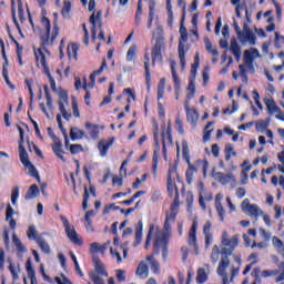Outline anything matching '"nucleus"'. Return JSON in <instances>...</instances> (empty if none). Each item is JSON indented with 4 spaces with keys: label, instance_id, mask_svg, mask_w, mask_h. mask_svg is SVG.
Masks as SVG:
<instances>
[{
    "label": "nucleus",
    "instance_id": "f3484780",
    "mask_svg": "<svg viewBox=\"0 0 284 284\" xmlns=\"http://www.w3.org/2000/svg\"><path fill=\"white\" fill-rule=\"evenodd\" d=\"M97 21H99L98 23V28H101V11L98 12H93L91 14V17L89 18V23H91L92 28H91V39L92 41H97Z\"/></svg>",
    "mask_w": 284,
    "mask_h": 284
},
{
    "label": "nucleus",
    "instance_id": "7c9ffc66",
    "mask_svg": "<svg viewBox=\"0 0 284 284\" xmlns=\"http://www.w3.org/2000/svg\"><path fill=\"white\" fill-rule=\"evenodd\" d=\"M270 118H267L266 120H257V122L255 123L256 132H260L261 134H263V132H266L267 128H270Z\"/></svg>",
    "mask_w": 284,
    "mask_h": 284
},
{
    "label": "nucleus",
    "instance_id": "ddd939ff",
    "mask_svg": "<svg viewBox=\"0 0 284 284\" xmlns=\"http://www.w3.org/2000/svg\"><path fill=\"white\" fill-rule=\"evenodd\" d=\"M196 230H199V222L196 220L193 221L192 226L189 231L187 243L190 247H193L196 255H199V242L196 239Z\"/></svg>",
    "mask_w": 284,
    "mask_h": 284
},
{
    "label": "nucleus",
    "instance_id": "dca6fc26",
    "mask_svg": "<svg viewBox=\"0 0 284 284\" xmlns=\"http://www.w3.org/2000/svg\"><path fill=\"white\" fill-rule=\"evenodd\" d=\"M34 54H36L37 63H40V65H42L44 72L50 71V69H48V62H45L47 54H50L48 49H45L44 47L38 48L34 50Z\"/></svg>",
    "mask_w": 284,
    "mask_h": 284
},
{
    "label": "nucleus",
    "instance_id": "393cba45",
    "mask_svg": "<svg viewBox=\"0 0 284 284\" xmlns=\"http://www.w3.org/2000/svg\"><path fill=\"white\" fill-rule=\"evenodd\" d=\"M169 196L179 203V189H176V183L174 181H166Z\"/></svg>",
    "mask_w": 284,
    "mask_h": 284
},
{
    "label": "nucleus",
    "instance_id": "13d9d810",
    "mask_svg": "<svg viewBox=\"0 0 284 284\" xmlns=\"http://www.w3.org/2000/svg\"><path fill=\"white\" fill-rule=\"evenodd\" d=\"M89 79H90V83L89 84L84 83L83 87H82L83 90H88V88H94L97 75L92 72L90 74Z\"/></svg>",
    "mask_w": 284,
    "mask_h": 284
},
{
    "label": "nucleus",
    "instance_id": "58836bf2",
    "mask_svg": "<svg viewBox=\"0 0 284 284\" xmlns=\"http://www.w3.org/2000/svg\"><path fill=\"white\" fill-rule=\"evenodd\" d=\"M37 234H38L37 226L30 225L27 231V236H28L29 241H36V243H37V239H41V236H38Z\"/></svg>",
    "mask_w": 284,
    "mask_h": 284
},
{
    "label": "nucleus",
    "instance_id": "2eb2a0df",
    "mask_svg": "<svg viewBox=\"0 0 284 284\" xmlns=\"http://www.w3.org/2000/svg\"><path fill=\"white\" fill-rule=\"evenodd\" d=\"M154 143L158 148V150H155L153 152V164H152V174L153 176H156V172H158V169H159V148H160V144H159V125L155 126V131H154Z\"/></svg>",
    "mask_w": 284,
    "mask_h": 284
},
{
    "label": "nucleus",
    "instance_id": "338daca9",
    "mask_svg": "<svg viewBox=\"0 0 284 284\" xmlns=\"http://www.w3.org/2000/svg\"><path fill=\"white\" fill-rule=\"evenodd\" d=\"M89 252H91V254H99V252H100L99 243H97V242L91 243Z\"/></svg>",
    "mask_w": 284,
    "mask_h": 284
},
{
    "label": "nucleus",
    "instance_id": "f257e3e1",
    "mask_svg": "<svg viewBox=\"0 0 284 284\" xmlns=\"http://www.w3.org/2000/svg\"><path fill=\"white\" fill-rule=\"evenodd\" d=\"M220 247L222 256L217 266V274L222 277L223 284H230L226 270L230 267V256L239 247V235L230 236L227 231H223Z\"/></svg>",
    "mask_w": 284,
    "mask_h": 284
},
{
    "label": "nucleus",
    "instance_id": "f03ea898",
    "mask_svg": "<svg viewBox=\"0 0 284 284\" xmlns=\"http://www.w3.org/2000/svg\"><path fill=\"white\" fill-rule=\"evenodd\" d=\"M42 28H44V33H41L40 39L42 41L43 45H52L54 43V40L57 37H59V26L54 23L53 26V31L50 36V30H51V24L50 20L45 17L42 18L41 20Z\"/></svg>",
    "mask_w": 284,
    "mask_h": 284
},
{
    "label": "nucleus",
    "instance_id": "4be33fe9",
    "mask_svg": "<svg viewBox=\"0 0 284 284\" xmlns=\"http://www.w3.org/2000/svg\"><path fill=\"white\" fill-rule=\"evenodd\" d=\"M171 74L174 82V90H175V99H179V91L181 90V81L179 80V75L176 74V62L171 61Z\"/></svg>",
    "mask_w": 284,
    "mask_h": 284
},
{
    "label": "nucleus",
    "instance_id": "aec40b11",
    "mask_svg": "<svg viewBox=\"0 0 284 284\" xmlns=\"http://www.w3.org/2000/svg\"><path fill=\"white\" fill-rule=\"evenodd\" d=\"M114 136L109 138L108 140H101L98 143V150L100 152V156L104 158L108 156V150L114 145Z\"/></svg>",
    "mask_w": 284,
    "mask_h": 284
},
{
    "label": "nucleus",
    "instance_id": "b1692460",
    "mask_svg": "<svg viewBox=\"0 0 284 284\" xmlns=\"http://www.w3.org/2000/svg\"><path fill=\"white\" fill-rule=\"evenodd\" d=\"M179 207H180V203L176 201H173V203H171L170 210L166 211L165 221H169L170 223H174V221H176V214H179Z\"/></svg>",
    "mask_w": 284,
    "mask_h": 284
},
{
    "label": "nucleus",
    "instance_id": "8fccbe9b",
    "mask_svg": "<svg viewBox=\"0 0 284 284\" xmlns=\"http://www.w3.org/2000/svg\"><path fill=\"white\" fill-rule=\"evenodd\" d=\"M204 43H205V48H206L207 52H210L213 57H219V50L213 49L212 42L210 41V39L206 38L204 40Z\"/></svg>",
    "mask_w": 284,
    "mask_h": 284
},
{
    "label": "nucleus",
    "instance_id": "6e6552de",
    "mask_svg": "<svg viewBox=\"0 0 284 284\" xmlns=\"http://www.w3.org/2000/svg\"><path fill=\"white\" fill-rule=\"evenodd\" d=\"M168 145H172V122L169 120V124L165 130V121L163 120L162 152L164 159H168Z\"/></svg>",
    "mask_w": 284,
    "mask_h": 284
},
{
    "label": "nucleus",
    "instance_id": "0eeeda50",
    "mask_svg": "<svg viewBox=\"0 0 284 284\" xmlns=\"http://www.w3.org/2000/svg\"><path fill=\"white\" fill-rule=\"evenodd\" d=\"M60 219L63 223L65 234L68 239L71 241V243H73L74 245H83V240L79 237V234H77V230L70 225V222L67 220V217L61 216Z\"/></svg>",
    "mask_w": 284,
    "mask_h": 284
},
{
    "label": "nucleus",
    "instance_id": "6e6d98bb",
    "mask_svg": "<svg viewBox=\"0 0 284 284\" xmlns=\"http://www.w3.org/2000/svg\"><path fill=\"white\" fill-rule=\"evenodd\" d=\"M2 77H3L7 85H9V88L11 90H14V84H12V82H10V78L8 77V68H6V67L2 68Z\"/></svg>",
    "mask_w": 284,
    "mask_h": 284
},
{
    "label": "nucleus",
    "instance_id": "09e8293b",
    "mask_svg": "<svg viewBox=\"0 0 284 284\" xmlns=\"http://www.w3.org/2000/svg\"><path fill=\"white\" fill-rule=\"evenodd\" d=\"M27 168L29 169L30 176H32L33 179H37V181L40 183L41 176H39V171H37V168H34V165H32V162H30V165Z\"/></svg>",
    "mask_w": 284,
    "mask_h": 284
},
{
    "label": "nucleus",
    "instance_id": "a19ab883",
    "mask_svg": "<svg viewBox=\"0 0 284 284\" xmlns=\"http://www.w3.org/2000/svg\"><path fill=\"white\" fill-rule=\"evenodd\" d=\"M36 243L39 245L43 254H50V244H48L42 237L37 239Z\"/></svg>",
    "mask_w": 284,
    "mask_h": 284
},
{
    "label": "nucleus",
    "instance_id": "bb28decb",
    "mask_svg": "<svg viewBox=\"0 0 284 284\" xmlns=\"http://www.w3.org/2000/svg\"><path fill=\"white\" fill-rule=\"evenodd\" d=\"M264 103L266 105V109L268 111V114H276V112H281V108L276 105V102L272 98H265Z\"/></svg>",
    "mask_w": 284,
    "mask_h": 284
},
{
    "label": "nucleus",
    "instance_id": "7ed1b4c3",
    "mask_svg": "<svg viewBox=\"0 0 284 284\" xmlns=\"http://www.w3.org/2000/svg\"><path fill=\"white\" fill-rule=\"evenodd\" d=\"M153 47L151 49V59L153 65L156 63H161L163 61V50H165V38L163 36H159L154 39Z\"/></svg>",
    "mask_w": 284,
    "mask_h": 284
},
{
    "label": "nucleus",
    "instance_id": "3c124183",
    "mask_svg": "<svg viewBox=\"0 0 284 284\" xmlns=\"http://www.w3.org/2000/svg\"><path fill=\"white\" fill-rule=\"evenodd\" d=\"M274 47L277 50H281V48L284 47V37L278 34V32H275V43H274Z\"/></svg>",
    "mask_w": 284,
    "mask_h": 284
},
{
    "label": "nucleus",
    "instance_id": "9b49d317",
    "mask_svg": "<svg viewBox=\"0 0 284 284\" xmlns=\"http://www.w3.org/2000/svg\"><path fill=\"white\" fill-rule=\"evenodd\" d=\"M94 270L95 272L90 273V278L94 284H104L103 280L100 276H108L105 267L99 260H94Z\"/></svg>",
    "mask_w": 284,
    "mask_h": 284
},
{
    "label": "nucleus",
    "instance_id": "f704fd0d",
    "mask_svg": "<svg viewBox=\"0 0 284 284\" xmlns=\"http://www.w3.org/2000/svg\"><path fill=\"white\" fill-rule=\"evenodd\" d=\"M78 52H79V44H77V43L68 44L67 54H68L69 59H75L77 60Z\"/></svg>",
    "mask_w": 284,
    "mask_h": 284
},
{
    "label": "nucleus",
    "instance_id": "79ce46f5",
    "mask_svg": "<svg viewBox=\"0 0 284 284\" xmlns=\"http://www.w3.org/2000/svg\"><path fill=\"white\" fill-rule=\"evenodd\" d=\"M165 94V78H162L158 84V101H161Z\"/></svg>",
    "mask_w": 284,
    "mask_h": 284
},
{
    "label": "nucleus",
    "instance_id": "c9c22d12",
    "mask_svg": "<svg viewBox=\"0 0 284 284\" xmlns=\"http://www.w3.org/2000/svg\"><path fill=\"white\" fill-rule=\"evenodd\" d=\"M85 133L83 132V130H80L79 128H77V126H73V128H71V130H70V138H71V140L72 141H77V140H79V139H83V135H84Z\"/></svg>",
    "mask_w": 284,
    "mask_h": 284
},
{
    "label": "nucleus",
    "instance_id": "5fc2aeb1",
    "mask_svg": "<svg viewBox=\"0 0 284 284\" xmlns=\"http://www.w3.org/2000/svg\"><path fill=\"white\" fill-rule=\"evenodd\" d=\"M65 103H68V94H62L59 101V110L61 113L65 112Z\"/></svg>",
    "mask_w": 284,
    "mask_h": 284
},
{
    "label": "nucleus",
    "instance_id": "a18cd8bd",
    "mask_svg": "<svg viewBox=\"0 0 284 284\" xmlns=\"http://www.w3.org/2000/svg\"><path fill=\"white\" fill-rule=\"evenodd\" d=\"M143 14V4H142V0L138 1V9L135 12V26H139L141 23V17Z\"/></svg>",
    "mask_w": 284,
    "mask_h": 284
},
{
    "label": "nucleus",
    "instance_id": "052dcab7",
    "mask_svg": "<svg viewBox=\"0 0 284 284\" xmlns=\"http://www.w3.org/2000/svg\"><path fill=\"white\" fill-rule=\"evenodd\" d=\"M278 274V271L276 270H265L262 272L263 278H270V276H276Z\"/></svg>",
    "mask_w": 284,
    "mask_h": 284
},
{
    "label": "nucleus",
    "instance_id": "6ab92c4d",
    "mask_svg": "<svg viewBox=\"0 0 284 284\" xmlns=\"http://www.w3.org/2000/svg\"><path fill=\"white\" fill-rule=\"evenodd\" d=\"M51 139L53 141L52 150H53L55 156H58V159H60V161L65 163V158L63 156V154H65V152L62 149L61 140L59 138H57V135H51Z\"/></svg>",
    "mask_w": 284,
    "mask_h": 284
},
{
    "label": "nucleus",
    "instance_id": "39448f33",
    "mask_svg": "<svg viewBox=\"0 0 284 284\" xmlns=\"http://www.w3.org/2000/svg\"><path fill=\"white\" fill-rule=\"evenodd\" d=\"M182 158L184 159V161H186L189 169L186 170V183H189V185L192 184V179L194 176V172H196V169L191 165L190 163V148L187 146V141L183 140L182 141Z\"/></svg>",
    "mask_w": 284,
    "mask_h": 284
},
{
    "label": "nucleus",
    "instance_id": "9d476101",
    "mask_svg": "<svg viewBox=\"0 0 284 284\" xmlns=\"http://www.w3.org/2000/svg\"><path fill=\"white\" fill-rule=\"evenodd\" d=\"M242 212L248 214V216H254V219H258V216H263V210L257 204L250 203L248 199H245L241 204Z\"/></svg>",
    "mask_w": 284,
    "mask_h": 284
},
{
    "label": "nucleus",
    "instance_id": "a211bd4d",
    "mask_svg": "<svg viewBox=\"0 0 284 284\" xmlns=\"http://www.w3.org/2000/svg\"><path fill=\"white\" fill-rule=\"evenodd\" d=\"M205 250H210L212 243H214V235H212V222L206 221L203 226Z\"/></svg>",
    "mask_w": 284,
    "mask_h": 284
},
{
    "label": "nucleus",
    "instance_id": "774afa93",
    "mask_svg": "<svg viewBox=\"0 0 284 284\" xmlns=\"http://www.w3.org/2000/svg\"><path fill=\"white\" fill-rule=\"evenodd\" d=\"M55 283H58V284H72V282H70V280H68V277H65L64 275H62L61 277H55Z\"/></svg>",
    "mask_w": 284,
    "mask_h": 284
},
{
    "label": "nucleus",
    "instance_id": "49530a36",
    "mask_svg": "<svg viewBox=\"0 0 284 284\" xmlns=\"http://www.w3.org/2000/svg\"><path fill=\"white\" fill-rule=\"evenodd\" d=\"M71 10H72V3L70 2V0H64L63 7L61 10L62 17H64V18L69 17Z\"/></svg>",
    "mask_w": 284,
    "mask_h": 284
},
{
    "label": "nucleus",
    "instance_id": "a878e982",
    "mask_svg": "<svg viewBox=\"0 0 284 284\" xmlns=\"http://www.w3.org/2000/svg\"><path fill=\"white\" fill-rule=\"evenodd\" d=\"M141 241H143V222L139 221L135 225V241L133 246L136 247L138 245H141Z\"/></svg>",
    "mask_w": 284,
    "mask_h": 284
},
{
    "label": "nucleus",
    "instance_id": "864d4df0",
    "mask_svg": "<svg viewBox=\"0 0 284 284\" xmlns=\"http://www.w3.org/2000/svg\"><path fill=\"white\" fill-rule=\"evenodd\" d=\"M155 250H159V247H162V258L163 261H168V244H156V240L154 243Z\"/></svg>",
    "mask_w": 284,
    "mask_h": 284
},
{
    "label": "nucleus",
    "instance_id": "e2e57ef3",
    "mask_svg": "<svg viewBox=\"0 0 284 284\" xmlns=\"http://www.w3.org/2000/svg\"><path fill=\"white\" fill-rule=\"evenodd\" d=\"M72 110H73V116H75V119H79L81 114L79 113V105L77 104V100L74 98H72Z\"/></svg>",
    "mask_w": 284,
    "mask_h": 284
},
{
    "label": "nucleus",
    "instance_id": "0e129e2a",
    "mask_svg": "<svg viewBox=\"0 0 284 284\" xmlns=\"http://www.w3.org/2000/svg\"><path fill=\"white\" fill-rule=\"evenodd\" d=\"M115 276H116L119 283H123L125 281V271L116 270L115 271Z\"/></svg>",
    "mask_w": 284,
    "mask_h": 284
},
{
    "label": "nucleus",
    "instance_id": "c85d7f7f",
    "mask_svg": "<svg viewBox=\"0 0 284 284\" xmlns=\"http://www.w3.org/2000/svg\"><path fill=\"white\" fill-rule=\"evenodd\" d=\"M150 273V267H148V264L145 262H141L135 271L136 276L140 278H145Z\"/></svg>",
    "mask_w": 284,
    "mask_h": 284
},
{
    "label": "nucleus",
    "instance_id": "4d7b16f0",
    "mask_svg": "<svg viewBox=\"0 0 284 284\" xmlns=\"http://www.w3.org/2000/svg\"><path fill=\"white\" fill-rule=\"evenodd\" d=\"M135 54H136V47L131 45L128 50V53H126V61H133Z\"/></svg>",
    "mask_w": 284,
    "mask_h": 284
},
{
    "label": "nucleus",
    "instance_id": "37998d69",
    "mask_svg": "<svg viewBox=\"0 0 284 284\" xmlns=\"http://www.w3.org/2000/svg\"><path fill=\"white\" fill-rule=\"evenodd\" d=\"M57 123L59 130L62 132L64 136L65 144L68 145V143H70V140L68 139V132L65 131V128H63V122L61 121V115L59 114L57 115Z\"/></svg>",
    "mask_w": 284,
    "mask_h": 284
},
{
    "label": "nucleus",
    "instance_id": "c03bdc74",
    "mask_svg": "<svg viewBox=\"0 0 284 284\" xmlns=\"http://www.w3.org/2000/svg\"><path fill=\"white\" fill-rule=\"evenodd\" d=\"M214 125V122H209L204 128L203 141H210L214 129H210Z\"/></svg>",
    "mask_w": 284,
    "mask_h": 284
},
{
    "label": "nucleus",
    "instance_id": "e433bc0d",
    "mask_svg": "<svg viewBox=\"0 0 284 284\" xmlns=\"http://www.w3.org/2000/svg\"><path fill=\"white\" fill-rule=\"evenodd\" d=\"M221 256V248H219V245H213L212 247V252H211V263H213V265H216V263H219V257Z\"/></svg>",
    "mask_w": 284,
    "mask_h": 284
},
{
    "label": "nucleus",
    "instance_id": "c756f323",
    "mask_svg": "<svg viewBox=\"0 0 284 284\" xmlns=\"http://www.w3.org/2000/svg\"><path fill=\"white\" fill-rule=\"evenodd\" d=\"M37 196H39V186L37 184H32L28 189L24 199L26 201H31L32 199H37Z\"/></svg>",
    "mask_w": 284,
    "mask_h": 284
},
{
    "label": "nucleus",
    "instance_id": "20e7f679",
    "mask_svg": "<svg viewBox=\"0 0 284 284\" xmlns=\"http://www.w3.org/2000/svg\"><path fill=\"white\" fill-rule=\"evenodd\" d=\"M237 39L242 45L246 43H248V45H256V34L250 29L247 22L243 23V29L237 33Z\"/></svg>",
    "mask_w": 284,
    "mask_h": 284
},
{
    "label": "nucleus",
    "instance_id": "680f3d73",
    "mask_svg": "<svg viewBox=\"0 0 284 284\" xmlns=\"http://www.w3.org/2000/svg\"><path fill=\"white\" fill-rule=\"evenodd\" d=\"M110 254L113 258H116V263H123V258L121 257V253L115 251L114 248H110Z\"/></svg>",
    "mask_w": 284,
    "mask_h": 284
},
{
    "label": "nucleus",
    "instance_id": "4468645a",
    "mask_svg": "<svg viewBox=\"0 0 284 284\" xmlns=\"http://www.w3.org/2000/svg\"><path fill=\"white\" fill-rule=\"evenodd\" d=\"M212 176L215 181L221 183V185H227V183H236V178L232 173H223V172H213Z\"/></svg>",
    "mask_w": 284,
    "mask_h": 284
},
{
    "label": "nucleus",
    "instance_id": "de8ad7c7",
    "mask_svg": "<svg viewBox=\"0 0 284 284\" xmlns=\"http://www.w3.org/2000/svg\"><path fill=\"white\" fill-rule=\"evenodd\" d=\"M179 179V173L176 172V165L169 168L168 181H176Z\"/></svg>",
    "mask_w": 284,
    "mask_h": 284
},
{
    "label": "nucleus",
    "instance_id": "1a4fd4ad",
    "mask_svg": "<svg viewBox=\"0 0 284 284\" xmlns=\"http://www.w3.org/2000/svg\"><path fill=\"white\" fill-rule=\"evenodd\" d=\"M172 222L165 220L164 230H160L156 232L155 240L156 245H168V241H170V234H172Z\"/></svg>",
    "mask_w": 284,
    "mask_h": 284
},
{
    "label": "nucleus",
    "instance_id": "603ef678",
    "mask_svg": "<svg viewBox=\"0 0 284 284\" xmlns=\"http://www.w3.org/2000/svg\"><path fill=\"white\" fill-rule=\"evenodd\" d=\"M187 90L189 93L186 95V99H189L190 101L191 99H194V94L196 92V88L194 87V80H190Z\"/></svg>",
    "mask_w": 284,
    "mask_h": 284
},
{
    "label": "nucleus",
    "instance_id": "412c9836",
    "mask_svg": "<svg viewBox=\"0 0 284 284\" xmlns=\"http://www.w3.org/2000/svg\"><path fill=\"white\" fill-rule=\"evenodd\" d=\"M184 110L186 112V121L189 123H191V125H196V122L199 121V111L194 108H190V105H187V102H185L184 104Z\"/></svg>",
    "mask_w": 284,
    "mask_h": 284
},
{
    "label": "nucleus",
    "instance_id": "2f4dec72",
    "mask_svg": "<svg viewBox=\"0 0 284 284\" xmlns=\"http://www.w3.org/2000/svg\"><path fill=\"white\" fill-rule=\"evenodd\" d=\"M230 52L235 57L236 61H241V47L236 40L231 41Z\"/></svg>",
    "mask_w": 284,
    "mask_h": 284
},
{
    "label": "nucleus",
    "instance_id": "5701e85b",
    "mask_svg": "<svg viewBox=\"0 0 284 284\" xmlns=\"http://www.w3.org/2000/svg\"><path fill=\"white\" fill-rule=\"evenodd\" d=\"M221 201H223V193H217L215 196V210L217 212L220 221L223 223V221H225V209L223 207Z\"/></svg>",
    "mask_w": 284,
    "mask_h": 284
},
{
    "label": "nucleus",
    "instance_id": "423d86ee",
    "mask_svg": "<svg viewBox=\"0 0 284 284\" xmlns=\"http://www.w3.org/2000/svg\"><path fill=\"white\" fill-rule=\"evenodd\" d=\"M186 41H187V29H185V27H181L178 52H179L180 63L182 68H185V53L187 52V50L185 49Z\"/></svg>",
    "mask_w": 284,
    "mask_h": 284
},
{
    "label": "nucleus",
    "instance_id": "bf43d9fd",
    "mask_svg": "<svg viewBox=\"0 0 284 284\" xmlns=\"http://www.w3.org/2000/svg\"><path fill=\"white\" fill-rule=\"evenodd\" d=\"M90 199V193L88 192V186H84V194H83V202H82V209L88 210V201Z\"/></svg>",
    "mask_w": 284,
    "mask_h": 284
},
{
    "label": "nucleus",
    "instance_id": "ea45409f",
    "mask_svg": "<svg viewBox=\"0 0 284 284\" xmlns=\"http://www.w3.org/2000/svg\"><path fill=\"white\" fill-rule=\"evenodd\" d=\"M207 282V273L205 272V268H199L197 275H196V283L203 284Z\"/></svg>",
    "mask_w": 284,
    "mask_h": 284
},
{
    "label": "nucleus",
    "instance_id": "69168bd1",
    "mask_svg": "<svg viewBox=\"0 0 284 284\" xmlns=\"http://www.w3.org/2000/svg\"><path fill=\"white\" fill-rule=\"evenodd\" d=\"M14 216V209H12V205L7 206V212H6V221H10Z\"/></svg>",
    "mask_w": 284,
    "mask_h": 284
},
{
    "label": "nucleus",
    "instance_id": "f8f14e48",
    "mask_svg": "<svg viewBox=\"0 0 284 284\" xmlns=\"http://www.w3.org/2000/svg\"><path fill=\"white\" fill-rule=\"evenodd\" d=\"M261 59V53L257 49L251 48L244 51V64L252 72H254V60Z\"/></svg>",
    "mask_w": 284,
    "mask_h": 284
},
{
    "label": "nucleus",
    "instance_id": "473e14b6",
    "mask_svg": "<svg viewBox=\"0 0 284 284\" xmlns=\"http://www.w3.org/2000/svg\"><path fill=\"white\" fill-rule=\"evenodd\" d=\"M85 128L91 139H99V125L87 122Z\"/></svg>",
    "mask_w": 284,
    "mask_h": 284
},
{
    "label": "nucleus",
    "instance_id": "72a5a7b5",
    "mask_svg": "<svg viewBox=\"0 0 284 284\" xmlns=\"http://www.w3.org/2000/svg\"><path fill=\"white\" fill-rule=\"evenodd\" d=\"M12 243L17 247L19 254H26V252H28V248H26V245H23L21 240L17 237V233H13L12 235Z\"/></svg>",
    "mask_w": 284,
    "mask_h": 284
},
{
    "label": "nucleus",
    "instance_id": "cd10ccee",
    "mask_svg": "<svg viewBox=\"0 0 284 284\" xmlns=\"http://www.w3.org/2000/svg\"><path fill=\"white\" fill-rule=\"evenodd\" d=\"M19 156L22 165H24V168H28L31 162L28 155V151H26V146H23V144H19Z\"/></svg>",
    "mask_w": 284,
    "mask_h": 284
},
{
    "label": "nucleus",
    "instance_id": "4c0bfd02",
    "mask_svg": "<svg viewBox=\"0 0 284 284\" xmlns=\"http://www.w3.org/2000/svg\"><path fill=\"white\" fill-rule=\"evenodd\" d=\"M146 261L150 263V267L153 271V274H159L160 265L159 262L155 261L154 255H148Z\"/></svg>",
    "mask_w": 284,
    "mask_h": 284
}]
</instances>
